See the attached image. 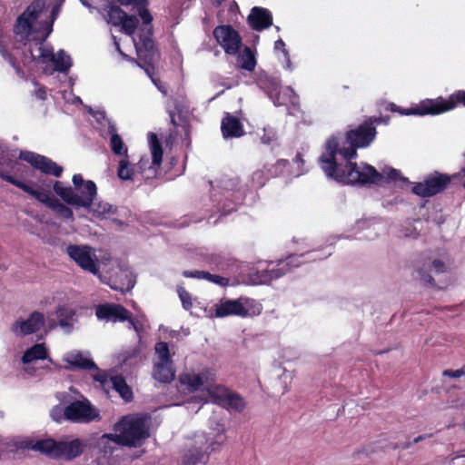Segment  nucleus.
Returning <instances> with one entry per match:
<instances>
[{"instance_id": "nucleus-1", "label": "nucleus", "mask_w": 465, "mask_h": 465, "mask_svg": "<svg viewBox=\"0 0 465 465\" xmlns=\"http://www.w3.org/2000/svg\"><path fill=\"white\" fill-rule=\"evenodd\" d=\"M389 118L369 116L361 124L350 126L344 133L331 135L324 143L318 163L325 175L338 183L351 185L378 184L383 175L372 165L353 162L358 149L369 147L376 139V125L388 124Z\"/></svg>"}, {"instance_id": "nucleus-2", "label": "nucleus", "mask_w": 465, "mask_h": 465, "mask_svg": "<svg viewBox=\"0 0 465 465\" xmlns=\"http://www.w3.org/2000/svg\"><path fill=\"white\" fill-rule=\"evenodd\" d=\"M15 165H17V160L15 159V155L11 154L8 150H2L0 152V177L3 180L34 197L35 200L52 210L59 217L64 220L74 221V213L72 209L63 203L55 196H51L50 193L35 190L34 187L29 184H35L33 182L25 183L4 170V167H8L12 170Z\"/></svg>"}, {"instance_id": "nucleus-3", "label": "nucleus", "mask_w": 465, "mask_h": 465, "mask_svg": "<svg viewBox=\"0 0 465 465\" xmlns=\"http://www.w3.org/2000/svg\"><path fill=\"white\" fill-rule=\"evenodd\" d=\"M117 2L124 6L132 5V10L137 12L138 15L143 21L139 28V43H135V49L139 61L135 63L140 66L143 61L145 64H152V61L155 55V45L153 39V27L152 22L153 20V15L149 11V0H117Z\"/></svg>"}, {"instance_id": "nucleus-4", "label": "nucleus", "mask_w": 465, "mask_h": 465, "mask_svg": "<svg viewBox=\"0 0 465 465\" xmlns=\"http://www.w3.org/2000/svg\"><path fill=\"white\" fill-rule=\"evenodd\" d=\"M72 182L74 187H65L62 182L55 181L53 190L65 203L77 208L90 209L97 194L95 183L84 180L81 173L74 174Z\"/></svg>"}, {"instance_id": "nucleus-5", "label": "nucleus", "mask_w": 465, "mask_h": 465, "mask_svg": "<svg viewBox=\"0 0 465 465\" xmlns=\"http://www.w3.org/2000/svg\"><path fill=\"white\" fill-rule=\"evenodd\" d=\"M114 430V434L106 436L122 446L138 447L150 437L147 420L143 417L124 416L115 423Z\"/></svg>"}, {"instance_id": "nucleus-6", "label": "nucleus", "mask_w": 465, "mask_h": 465, "mask_svg": "<svg viewBox=\"0 0 465 465\" xmlns=\"http://www.w3.org/2000/svg\"><path fill=\"white\" fill-rule=\"evenodd\" d=\"M86 447V442L81 439H74L70 441H57L49 438L37 440L31 446V449L51 459L71 461L80 457Z\"/></svg>"}, {"instance_id": "nucleus-7", "label": "nucleus", "mask_w": 465, "mask_h": 465, "mask_svg": "<svg viewBox=\"0 0 465 465\" xmlns=\"http://www.w3.org/2000/svg\"><path fill=\"white\" fill-rule=\"evenodd\" d=\"M450 183L465 188V166L452 175L434 172L423 182L415 183L411 192L420 197H431L443 192Z\"/></svg>"}, {"instance_id": "nucleus-8", "label": "nucleus", "mask_w": 465, "mask_h": 465, "mask_svg": "<svg viewBox=\"0 0 465 465\" xmlns=\"http://www.w3.org/2000/svg\"><path fill=\"white\" fill-rule=\"evenodd\" d=\"M148 142L152 153V161H150L149 156L143 155L140 158L139 162L134 164L137 175H140L143 180L153 179L157 176L163 154L162 143L156 134L150 132L148 134Z\"/></svg>"}, {"instance_id": "nucleus-9", "label": "nucleus", "mask_w": 465, "mask_h": 465, "mask_svg": "<svg viewBox=\"0 0 465 465\" xmlns=\"http://www.w3.org/2000/svg\"><path fill=\"white\" fill-rule=\"evenodd\" d=\"M449 101L450 96L447 99L439 96L436 99L422 100L418 104H415L409 109H402L393 103L390 104L387 109L393 113L397 112L401 115H438L454 109L448 108Z\"/></svg>"}, {"instance_id": "nucleus-10", "label": "nucleus", "mask_w": 465, "mask_h": 465, "mask_svg": "<svg viewBox=\"0 0 465 465\" xmlns=\"http://www.w3.org/2000/svg\"><path fill=\"white\" fill-rule=\"evenodd\" d=\"M302 255L292 254L276 262H270L265 269H257L255 273L256 280L262 284H266L273 280H277L290 272L293 268L299 267L302 264Z\"/></svg>"}, {"instance_id": "nucleus-11", "label": "nucleus", "mask_w": 465, "mask_h": 465, "mask_svg": "<svg viewBox=\"0 0 465 465\" xmlns=\"http://www.w3.org/2000/svg\"><path fill=\"white\" fill-rule=\"evenodd\" d=\"M253 300L240 298L237 300H222L215 307V316L223 318L227 316L248 317L252 314H259L261 308L253 306Z\"/></svg>"}, {"instance_id": "nucleus-12", "label": "nucleus", "mask_w": 465, "mask_h": 465, "mask_svg": "<svg viewBox=\"0 0 465 465\" xmlns=\"http://www.w3.org/2000/svg\"><path fill=\"white\" fill-rule=\"evenodd\" d=\"M68 256L84 271L99 275V262L94 250L88 245L70 244L66 248Z\"/></svg>"}, {"instance_id": "nucleus-13", "label": "nucleus", "mask_w": 465, "mask_h": 465, "mask_svg": "<svg viewBox=\"0 0 465 465\" xmlns=\"http://www.w3.org/2000/svg\"><path fill=\"white\" fill-rule=\"evenodd\" d=\"M213 37L226 54H237L242 45V36L231 25L216 26L213 29Z\"/></svg>"}, {"instance_id": "nucleus-14", "label": "nucleus", "mask_w": 465, "mask_h": 465, "mask_svg": "<svg viewBox=\"0 0 465 465\" xmlns=\"http://www.w3.org/2000/svg\"><path fill=\"white\" fill-rule=\"evenodd\" d=\"M19 159L30 163L33 168L46 175H53L57 178L62 176L63 167L45 155L31 151H20Z\"/></svg>"}, {"instance_id": "nucleus-15", "label": "nucleus", "mask_w": 465, "mask_h": 465, "mask_svg": "<svg viewBox=\"0 0 465 465\" xmlns=\"http://www.w3.org/2000/svg\"><path fill=\"white\" fill-rule=\"evenodd\" d=\"M178 381L181 385L185 386L186 389L194 392L198 391L203 385L214 383L216 381V374L213 369L205 368L203 369L199 373L193 372H182Z\"/></svg>"}, {"instance_id": "nucleus-16", "label": "nucleus", "mask_w": 465, "mask_h": 465, "mask_svg": "<svg viewBox=\"0 0 465 465\" xmlns=\"http://www.w3.org/2000/svg\"><path fill=\"white\" fill-rule=\"evenodd\" d=\"M45 322L44 314L35 311L26 320L22 318L16 320L10 329L16 337H25L40 331L45 326Z\"/></svg>"}, {"instance_id": "nucleus-17", "label": "nucleus", "mask_w": 465, "mask_h": 465, "mask_svg": "<svg viewBox=\"0 0 465 465\" xmlns=\"http://www.w3.org/2000/svg\"><path fill=\"white\" fill-rule=\"evenodd\" d=\"M96 415L94 413L88 401H74L65 406V420L74 422H88L94 419Z\"/></svg>"}, {"instance_id": "nucleus-18", "label": "nucleus", "mask_w": 465, "mask_h": 465, "mask_svg": "<svg viewBox=\"0 0 465 465\" xmlns=\"http://www.w3.org/2000/svg\"><path fill=\"white\" fill-rule=\"evenodd\" d=\"M95 314L100 320L125 322L129 319L130 312L121 304L104 303L96 307Z\"/></svg>"}, {"instance_id": "nucleus-19", "label": "nucleus", "mask_w": 465, "mask_h": 465, "mask_svg": "<svg viewBox=\"0 0 465 465\" xmlns=\"http://www.w3.org/2000/svg\"><path fill=\"white\" fill-rule=\"evenodd\" d=\"M220 440H216L214 442H212L210 446L205 448L204 450L203 447H196L193 446L191 447L187 452L183 455L182 459V465H197V464H205L209 460V454L207 452V450L212 447V450H214L215 448L213 447L214 444H220L222 443L224 439L225 435L223 433L218 435Z\"/></svg>"}, {"instance_id": "nucleus-20", "label": "nucleus", "mask_w": 465, "mask_h": 465, "mask_svg": "<svg viewBox=\"0 0 465 465\" xmlns=\"http://www.w3.org/2000/svg\"><path fill=\"white\" fill-rule=\"evenodd\" d=\"M272 15L264 7L254 6L247 17L250 27L255 31H262L272 25Z\"/></svg>"}, {"instance_id": "nucleus-21", "label": "nucleus", "mask_w": 465, "mask_h": 465, "mask_svg": "<svg viewBox=\"0 0 465 465\" xmlns=\"http://www.w3.org/2000/svg\"><path fill=\"white\" fill-rule=\"evenodd\" d=\"M52 31V25L44 39H34L30 41L27 52L30 54L31 61L37 64H45L50 59H54V52L52 48H46L44 45V41Z\"/></svg>"}, {"instance_id": "nucleus-22", "label": "nucleus", "mask_w": 465, "mask_h": 465, "mask_svg": "<svg viewBox=\"0 0 465 465\" xmlns=\"http://www.w3.org/2000/svg\"><path fill=\"white\" fill-rule=\"evenodd\" d=\"M221 131L223 138H239L245 134L244 127L240 119L226 113L222 119Z\"/></svg>"}, {"instance_id": "nucleus-23", "label": "nucleus", "mask_w": 465, "mask_h": 465, "mask_svg": "<svg viewBox=\"0 0 465 465\" xmlns=\"http://www.w3.org/2000/svg\"><path fill=\"white\" fill-rule=\"evenodd\" d=\"M288 163V160L281 159L278 160L276 164L272 166V168H266V166H264V169L253 172L251 178L252 186L255 189L263 187L271 177L277 175L276 169L278 166L285 167Z\"/></svg>"}, {"instance_id": "nucleus-24", "label": "nucleus", "mask_w": 465, "mask_h": 465, "mask_svg": "<svg viewBox=\"0 0 465 465\" xmlns=\"http://www.w3.org/2000/svg\"><path fill=\"white\" fill-rule=\"evenodd\" d=\"M64 361L68 363L67 370H98L96 364L81 352L68 353Z\"/></svg>"}, {"instance_id": "nucleus-25", "label": "nucleus", "mask_w": 465, "mask_h": 465, "mask_svg": "<svg viewBox=\"0 0 465 465\" xmlns=\"http://www.w3.org/2000/svg\"><path fill=\"white\" fill-rule=\"evenodd\" d=\"M153 377L161 383H171L175 378L173 362H154Z\"/></svg>"}, {"instance_id": "nucleus-26", "label": "nucleus", "mask_w": 465, "mask_h": 465, "mask_svg": "<svg viewBox=\"0 0 465 465\" xmlns=\"http://www.w3.org/2000/svg\"><path fill=\"white\" fill-rule=\"evenodd\" d=\"M183 275L186 278L204 279L222 287L229 285L230 282L227 277L213 274L205 271H184Z\"/></svg>"}, {"instance_id": "nucleus-27", "label": "nucleus", "mask_w": 465, "mask_h": 465, "mask_svg": "<svg viewBox=\"0 0 465 465\" xmlns=\"http://www.w3.org/2000/svg\"><path fill=\"white\" fill-rule=\"evenodd\" d=\"M45 359H48L50 362H53V360L48 358L47 349L44 343H36L27 349L22 356V361L25 364L30 363L36 360Z\"/></svg>"}, {"instance_id": "nucleus-28", "label": "nucleus", "mask_w": 465, "mask_h": 465, "mask_svg": "<svg viewBox=\"0 0 465 465\" xmlns=\"http://www.w3.org/2000/svg\"><path fill=\"white\" fill-rule=\"evenodd\" d=\"M237 54V63L241 69L248 72H253L255 70L257 64L255 51L249 46H244L242 52L238 53Z\"/></svg>"}, {"instance_id": "nucleus-29", "label": "nucleus", "mask_w": 465, "mask_h": 465, "mask_svg": "<svg viewBox=\"0 0 465 465\" xmlns=\"http://www.w3.org/2000/svg\"><path fill=\"white\" fill-rule=\"evenodd\" d=\"M34 20L26 17L25 15L21 14L17 19L14 27V33L20 36L21 41L28 40L29 36L33 33V24Z\"/></svg>"}, {"instance_id": "nucleus-30", "label": "nucleus", "mask_w": 465, "mask_h": 465, "mask_svg": "<svg viewBox=\"0 0 465 465\" xmlns=\"http://www.w3.org/2000/svg\"><path fill=\"white\" fill-rule=\"evenodd\" d=\"M206 391L213 403L223 407L232 391L223 385L210 383Z\"/></svg>"}, {"instance_id": "nucleus-31", "label": "nucleus", "mask_w": 465, "mask_h": 465, "mask_svg": "<svg viewBox=\"0 0 465 465\" xmlns=\"http://www.w3.org/2000/svg\"><path fill=\"white\" fill-rule=\"evenodd\" d=\"M114 389L126 401H131L134 398L131 387L126 383L124 377L117 375L112 378Z\"/></svg>"}, {"instance_id": "nucleus-32", "label": "nucleus", "mask_w": 465, "mask_h": 465, "mask_svg": "<svg viewBox=\"0 0 465 465\" xmlns=\"http://www.w3.org/2000/svg\"><path fill=\"white\" fill-rule=\"evenodd\" d=\"M117 175L123 181L134 180L137 176L134 164L132 165L127 159L120 160Z\"/></svg>"}, {"instance_id": "nucleus-33", "label": "nucleus", "mask_w": 465, "mask_h": 465, "mask_svg": "<svg viewBox=\"0 0 465 465\" xmlns=\"http://www.w3.org/2000/svg\"><path fill=\"white\" fill-rule=\"evenodd\" d=\"M49 62H53L54 69L61 73L67 72L72 65L70 56L66 55L64 50H60L56 56L54 54V59H50Z\"/></svg>"}, {"instance_id": "nucleus-34", "label": "nucleus", "mask_w": 465, "mask_h": 465, "mask_svg": "<svg viewBox=\"0 0 465 465\" xmlns=\"http://www.w3.org/2000/svg\"><path fill=\"white\" fill-rule=\"evenodd\" d=\"M246 403L244 399L237 392L231 391L223 408L232 409L235 411L242 412L245 409Z\"/></svg>"}, {"instance_id": "nucleus-35", "label": "nucleus", "mask_w": 465, "mask_h": 465, "mask_svg": "<svg viewBox=\"0 0 465 465\" xmlns=\"http://www.w3.org/2000/svg\"><path fill=\"white\" fill-rule=\"evenodd\" d=\"M139 19L134 15H126L121 25V31L127 35H133L138 28Z\"/></svg>"}, {"instance_id": "nucleus-36", "label": "nucleus", "mask_w": 465, "mask_h": 465, "mask_svg": "<svg viewBox=\"0 0 465 465\" xmlns=\"http://www.w3.org/2000/svg\"><path fill=\"white\" fill-rule=\"evenodd\" d=\"M126 12L119 6H111L107 13V21L114 26H121Z\"/></svg>"}, {"instance_id": "nucleus-37", "label": "nucleus", "mask_w": 465, "mask_h": 465, "mask_svg": "<svg viewBox=\"0 0 465 465\" xmlns=\"http://www.w3.org/2000/svg\"><path fill=\"white\" fill-rule=\"evenodd\" d=\"M260 87L265 90L268 94H278L280 92V82L274 77H264L259 81Z\"/></svg>"}, {"instance_id": "nucleus-38", "label": "nucleus", "mask_w": 465, "mask_h": 465, "mask_svg": "<svg viewBox=\"0 0 465 465\" xmlns=\"http://www.w3.org/2000/svg\"><path fill=\"white\" fill-rule=\"evenodd\" d=\"M155 353L158 356L157 362H173L171 358L169 345L165 341H158L154 346Z\"/></svg>"}, {"instance_id": "nucleus-39", "label": "nucleus", "mask_w": 465, "mask_h": 465, "mask_svg": "<svg viewBox=\"0 0 465 465\" xmlns=\"http://www.w3.org/2000/svg\"><path fill=\"white\" fill-rule=\"evenodd\" d=\"M44 2L42 0H35L33 1L26 9L22 13L26 17L35 21L41 12L44 9Z\"/></svg>"}, {"instance_id": "nucleus-40", "label": "nucleus", "mask_w": 465, "mask_h": 465, "mask_svg": "<svg viewBox=\"0 0 465 465\" xmlns=\"http://www.w3.org/2000/svg\"><path fill=\"white\" fill-rule=\"evenodd\" d=\"M113 206L109 204L108 203L99 202V203H93V205L90 209H88L94 216L101 218L105 216L108 213H114V212L112 211Z\"/></svg>"}, {"instance_id": "nucleus-41", "label": "nucleus", "mask_w": 465, "mask_h": 465, "mask_svg": "<svg viewBox=\"0 0 465 465\" xmlns=\"http://www.w3.org/2000/svg\"><path fill=\"white\" fill-rule=\"evenodd\" d=\"M418 273L420 276V280L424 286L429 285L437 290H445L448 287V285L450 284V282H447L445 285H438L436 283L435 279L429 272H427L423 268H420L418 270Z\"/></svg>"}, {"instance_id": "nucleus-42", "label": "nucleus", "mask_w": 465, "mask_h": 465, "mask_svg": "<svg viewBox=\"0 0 465 465\" xmlns=\"http://www.w3.org/2000/svg\"><path fill=\"white\" fill-rule=\"evenodd\" d=\"M110 145L113 153L116 155H127V147L124 145L121 136L118 134H113Z\"/></svg>"}, {"instance_id": "nucleus-43", "label": "nucleus", "mask_w": 465, "mask_h": 465, "mask_svg": "<svg viewBox=\"0 0 465 465\" xmlns=\"http://www.w3.org/2000/svg\"><path fill=\"white\" fill-rule=\"evenodd\" d=\"M209 262L211 265L213 266V267H212V270H215V271L223 272L229 266V261L226 260L225 258H223V256L217 255V254L212 255L209 258Z\"/></svg>"}, {"instance_id": "nucleus-44", "label": "nucleus", "mask_w": 465, "mask_h": 465, "mask_svg": "<svg viewBox=\"0 0 465 465\" xmlns=\"http://www.w3.org/2000/svg\"><path fill=\"white\" fill-rule=\"evenodd\" d=\"M460 104L465 106V90H459L450 95L448 108H456Z\"/></svg>"}, {"instance_id": "nucleus-45", "label": "nucleus", "mask_w": 465, "mask_h": 465, "mask_svg": "<svg viewBox=\"0 0 465 465\" xmlns=\"http://www.w3.org/2000/svg\"><path fill=\"white\" fill-rule=\"evenodd\" d=\"M179 298L182 302L183 307L185 310H190L193 307L192 296L183 287L179 286L177 289Z\"/></svg>"}, {"instance_id": "nucleus-46", "label": "nucleus", "mask_w": 465, "mask_h": 465, "mask_svg": "<svg viewBox=\"0 0 465 465\" xmlns=\"http://www.w3.org/2000/svg\"><path fill=\"white\" fill-rule=\"evenodd\" d=\"M50 416L56 422L65 420V407L55 405L50 411Z\"/></svg>"}, {"instance_id": "nucleus-47", "label": "nucleus", "mask_w": 465, "mask_h": 465, "mask_svg": "<svg viewBox=\"0 0 465 465\" xmlns=\"http://www.w3.org/2000/svg\"><path fill=\"white\" fill-rule=\"evenodd\" d=\"M34 84H35V86L36 87V89H35V92H34V95H35L37 99H39V100H41V101H45V100H46V98H47V93H46V88H45V86H44V85L40 84L39 83H37V82H35V81L34 82Z\"/></svg>"}, {"instance_id": "nucleus-48", "label": "nucleus", "mask_w": 465, "mask_h": 465, "mask_svg": "<svg viewBox=\"0 0 465 465\" xmlns=\"http://www.w3.org/2000/svg\"><path fill=\"white\" fill-rule=\"evenodd\" d=\"M12 171L15 173V174H19L20 177H25L30 175V169L27 165L21 163L17 161V165L14 166Z\"/></svg>"}, {"instance_id": "nucleus-49", "label": "nucleus", "mask_w": 465, "mask_h": 465, "mask_svg": "<svg viewBox=\"0 0 465 465\" xmlns=\"http://www.w3.org/2000/svg\"><path fill=\"white\" fill-rule=\"evenodd\" d=\"M465 375V364L459 370H445L443 371V376L450 378H460Z\"/></svg>"}, {"instance_id": "nucleus-50", "label": "nucleus", "mask_w": 465, "mask_h": 465, "mask_svg": "<svg viewBox=\"0 0 465 465\" xmlns=\"http://www.w3.org/2000/svg\"><path fill=\"white\" fill-rule=\"evenodd\" d=\"M38 182L42 184V188H38L37 190H39L43 193H50L51 196H54L50 192V188H51V186L54 185V182L53 183L52 180L47 179V178H45V179L39 178ZM34 189L36 190L35 188H34Z\"/></svg>"}, {"instance_id": "nucleus-51", "label": "nucleus", "mask_w": 465, "mask_h": 465, "mask_svg": "<svg viewBox=\"0 0 465 465\" xmlns=\"http://www.w3.org/2000/svg\"><path fill=\"white\" fill-rule=\"evenodd\" d=\"M431 267H432L433 271L435 272V273H441L446 271L445 263L439 259H435L432 262Z\"/></svg>"}, {"instance_id": "nucleus-52", "label": "nucleus", "mask_w": 465, "mask_h": 465, "mask_svg": "<svg viewBox=\"0 0 465 465\" xmlns=\"http://www.w3.org/2000/svg\"><path fill=\"white\" fill-rule=\"evenodd\" d=\"M8 62L14 67V69L15 70V72L18 75H20V76L24 75L23 69L17 64L15 58L13 55H8Z\"/></svg>"}, {"instance_id": "nucleus-53", "label": "nucleus", "mask_w": 465, "mask_h": 465, "mask_svg": "<svg viewBox=\"0 0 465 465\" xmlns=\"http://www.w3.org/2000/svg\"><path fill=\"white\" fill-rule=\"evenodd\" d=\"M432 434H428V435H420L418 437H416L414 440H413V443H419L420 441L427 439V438H430L431 437ZM412 445V442H406L404 443V445L402 446L403 449H409L411 448Z\"/></svg>"}, {"instance_id": "nucleus-54", "label": "nucleus", "mask_w": 465, "mask_h": 465, "mask_svg": "<svg viewBox=\"0 0 465 465\" xmlns=\"http://www.w3.org/2000/svg\"><path fill=\"white\" fill-rule=\"evenodd\" d=\"M401 173L400 171L391 168L387 173V179L390 181H397L400 178Z\"/></svg>"}, {"instance_id": "nucleus-55", "label": "nucleus", "mask_w": 465, "mask_h": 465, "mask_svg": "<svg viewBox=\"0 0 465 465\" xmlns=\"http://www.w3.org/2000/svg\"><path fill=\"white\" fill-rule=\"evenodd\" d=\"M92 465H111L109 458H107L105 455L100 456L96 458L95 460L93 461Z\"/></svg>"}, {"instance_id": "nucleus-56", "label": "nucleus", "mask_w": 465, "mask_h": 465, "mask_svg": "<svg viewBox=\"0 0 465 465\" xmlns=\"http://www.w3.org/2000/svg\"><path fill=\"white\" fill-rule=\"evenodd\" d=\"M274 49L275 50H282L284 53L285 55L288 54V52L285 49V43L283 42L282 39H279V40L275 41V43H274Z\"/></svg>"}, {"instance_id": "nucleus-57", "label": "nucleus", "mask_w": 465, "mask_h": 465, "mask_svg": "<svg viewBox=\"0 0 465 465\" xmlns=\"http://www.w3.org/2000/svg\"><path fill=\"white\" fill-rule=\"evenodd\" d=\"M126 321L130 323V325H132L134 330H135L136 331H140V323H139L138 321L134 320L132 317V313L131 312L129 314V319H126Z\"/></svg>"}, {"instance_id": "nucleus-58", "label": "nucleus", "mask_w": 465, "mask_h": 465, "mask_svg": "<svg viewBox=\"0 0 465 465\" xmlns=\"http://www.w3.org/2000/svg\"><path fill=\"white\" fill-rule=\"evenodd\" d=\"M293 161L298 164L299 167H302L304 164L303 155L301 153H298L295 155Z\"/></svg>"}, {"instance_id": "nucleus-59", "label": "nucleus", "mask_w": 465, "mask_h": 465, "mask_svg": "<svg viewBox=\"0 0 465 465\" xmlns=\"http://www.w3.org/2000/svg\"><path fill=\"white\" fill-rule=\"evenodd\" d=\"M0 53L3 55V57L8 61V55H12L7 52V50L0 44Z\"/></svg>"}, {"instance_id": "nucleus-60", "label": "nucleus", "mask_w": 465, "mask_h": 465, "mask_svg": "<svg viewBox=\"0 0 465 465\" xmlns=\"http://www.w3.org/2000/svg\"><path fill=\"white\" fill-rule=\"evenodd\" d=\"M170 118H171V124H172L174 127L178 126V124L176 123V120H175V115H174V114H173V113H172V112L170 113Z\"/></svg>"}, {"instance_id": "nucleus-61", "label": "nucleus", "mask_w": 465, "mask_h": 465, "mask_svg": "<svg viewBox=\"0 0 465 465\" xmlns=\"http://www.w3.org/2000/svg\"><path fill=\"white\" fill-rule=\"evenodd\" d=\"M57 14H58V7L55 6L52 9V12H51V17L53 20L55 19Z\"/></svg>"}, {"instance_id": "nucleus-62", "label": "nucleus", "mask_w": 465, "mask_h": 465, "mask_svg": "<svg viewBox=\"0 0 465 465\" xmlns=\"http://www.w3.org/2000/svg\"><path fill=\"white\" fill-rule=\"evenodd\" d=\"M94 380L103 383L106 380V378L104 375H96L94 377Z\"/></svg>"}, {"instance_id": "nucleus-63", "label": "nucleus", "mask_w": 465, "mask_h": 465, "mask_svg": "<svg viewBox=\"0 0 465 465\" xmlns=\"http://www.w3.org/2000/svg\"><path fill=\"white\" fill-rule=\"evenodd\" d=\"M117 49H118L119 53H120L123 56L127 57V55H126V54H124L122 52V50L120 49V47H119V45H117Z\"/></svg>"}]
</instances>
